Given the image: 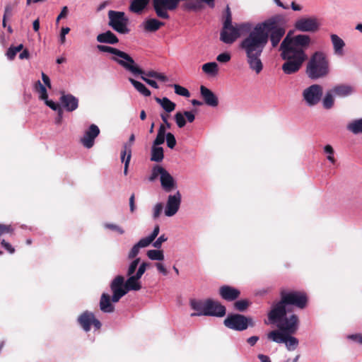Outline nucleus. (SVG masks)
Returning a JSON list of instances; mask_svg holds the SVG:
<instances>
[{
  "instance_id": "nucleus-1",
  "label": "nucleus",
  "mask_w": 362,
  "mask_h": 362,
  "mask_svg": "<svg viewBox=\"0 0 362 362\" xmlns=\"http://www.w3.org/2000/svg\"><path fill=\"white\" fill-rule=\"evenodd\" d=\"M310 37L306 35L291 37L288 34L280 45L281 57L286 62L282 65L286 74L297 72L307 56L305 50L309 47Z\"/></svg>"
},
{
  "instance_id": "nucleus-2",
  "label": "nucleus",
  "mask_w": 362,
  "mask_h": 362,
  "mask_svg": "<svg viewBox=\"0 0 362 362\" xmlns=\"http://www.w3.org/2000/svg\"><path fill=\"white\" fill-rule=\"evenodd\" d=\"M266 35L255 26L240 44L250 69L259 74L263 69L261 56L267 45Z\"/></svg>"
},
{
  "instance_id": "nucleus-3",
  "label": "nucleus",
  "mask_w": 362,
  "mask_h": 362,
  "mask_svg": "<svg viewBox=\"0 0 362 362\" xmlns=\"http://www.w3.org/2000/svg\"><path fill=\"white\" fill-rule=\"evenodd\" d=\"M97 49L100 52H108L114 54L115 56L112 57L111 59L117 62L119 65L122 66L127 71L131 72L134 76L141 75L154 78H156L157 77L158 72L155 71L145 72L136 64L134 59L129 54L123 51L112 47L103 45H97Z\"/></svg>"
},
{
  "instance_id": "nucleus-4",
  "label": "nucleus",
  "mask_w": 362,
  "mask_h": 362,
  "mask_svg": "<svg viewBox=\"0 0 362 362\" xmlns=\"http://www.w3.org/2000/svg\"><path fill=\"white\" fill-rule=\"evenodd\" d=\"M281 299L274 302L272 314L277 316H282L285 313H290V305L295 306L299 309H304L308 304V296L303 291H286L281 290L280 292Z\"/></svg>"
},
{
  "instance_id": "nucleus-5",
  "label": "nucleus",
  "mask_w": 362,
  "mask_h": 362,
  "mask_svg": "<svg viewBox=\"0 0 362 362\" xmlns=\"http://www.w3.org/2000/svg\"><path fill=\"white\" fill-rule=\"evenodd\" d=\"M281 16H273L255 26L266 35L267 43L269 40L272 47H276L286 33L285 28L280 24Z\"/></svg>"
},
{
  "instance_id": "nucleus-6",
  "label": "nucleus",
  "mask_w": 362,
  "mask_h": 362,
  "mask_svg": "<svg viewBox=\"0 0 362 362\" xmlns=\"http://www.w3.org/2000/svg\"><path fill=\"white\" fill-rule=\"evenodd\" d=\"M329 72V62L322 52H315L310 57L306 67V74L313 80L325 77Z\"/></svg>"
},
{
  "instance_id": "nucleus-7",
  "label": "nucleus",
  "mask_w": 362,
  "mask_h": 362,
  "mask_svg": "<svg viewBox=\"0 0 362 362\" xmlns=\"http://www.w3.org/2000/svg\"><path fill=\"white\" fill-rule=\"evenodd\" d=\"M273 305H272L270 311L268 313V320L272 324L276 325L280 333L284 334H296L298 329L300 320L296 314L287 315L285 313L282 316L274 315Z\"/></svg>"
},
{
  "instance_id": "nucleus-8",
  "label": "nucleus",
  "mask_w": 362,
  "mask_h": 362,
  "mask_svg": "<svg viewBox=\"0 0 362 362\" xmlns=\"http://www.w3.org/2000/svg\"><path fill=\"white\" fill-rule=\"evenodd\" d=\"M108 25L120 34H127L130 30L128 28L129 18L123 11L110 10L107 13Z\"/></svg>"
},
{
  "instance_id": "nucleus-9",
  "label": "nucleus",
  "mask_w": 362,
  "mask_h": 362,
  "mask_svg": "<svg viewBox=\"0 0 362 362\" xmlns=\"http://www.w3.org/2000/svg\"><path fill=\"white\" fill-rule=\"evenodd\" d=\"M224 325L237 331L245 330L248 326L253 327L252 319L240 314H230L223 321Z\"/></svg>"
},
{
  "instance_id": "nucleus-10",
  "label": "nucleus",
  "mask_w": 362,
  "mask_h": 362,
  "mask_svg": "<svg viewBox=\"0 0 362 362\" xmlns=\"http://www.w3.org/2000/svg\"><path fill=\"white\" fill-rule=\"evenodd\" d=\"M293 334L280 333L277 330H273L267 334V338L276 343H284L288 351H293L298 345V339L293 337Z\"/></svg>"
},
{
  "instance_id": "nucleus-11",
  "label": "nucleus",
  "mask_w": 362,
  "mask_h": 362,
  "mask_svg": "<svg viewBox=\"0 0 362 362\" xmlns=\"http://www.w3.org/2000/svg\"><path fill=\"white\" fill-rule=\"evenodd\" d=\"M151 4L157 17L161 19H169L168 11L177 8L173 0H152Z\"/></svg>"
},
{
  "instance_id": "nucleus-12",
  "label": "nucleus",
  "mask_w": 362,
  "mask_h": 362,
  "mask_svg": "<svg viewBox=\"0 0 362 362\" xmlns=\"http://www.w3.org/2000/svg\"><path fill=\"white\" fill-rule=\"evenodd\" d=\"M323 88L320 85L313 84L303 92V98L308 106H315L321 100Z\"/></svg>"
},
{
  "instance_id": "nucleus-13",
  "label": "nucleus",
  "mask_w": 362,
  "mask_h": 362,
  "mask_svg": "<svg viewBox=\"0 0 362 362\" xmlns=\"http://www.w3.org/2000/svg\"><path fill=\"white\" fill-rule=\"evenodd\" d=\"M77 322L86 332L90 330L91 325H93L97 330H99L102 326L101 322L95 317V315L88 310L84 311L78 317Z\"/></svg>"
},
{
  "instance_id": "nucleus-14",
  "label": "nucleus",
  "mask_w": 362,
  "mask_h": 362,
  "mask_svg": "<svg viewBox=\"0 0 362 362\" xmlns=\"http://www.w3.org/2000/svg\"><path fill=\"white\" fill-rule=\"evenodd\" d=\"M124 284V278L122 276L118 275L113 279L110 284V288L113 293L112 302H118L127 293Z\"/></svg>"
},
{
  "instance_id": "nucleus-15",
  "label": "nucleus",
  "mask_w": 362,
  "mask_h": 362,
  "mask_svg": "<svg viewBox=\"0 0 362 362\" xmlns=\"http://www.w3.org/2000/svg\"><path fill=\"white\" fill-rule=\"evenodd\" d=\"M295 28L301 32L314 33L319 29V23L314 17L301 18L296 21Z\"/></svg>"
},
{
  "instance_id": "nucleus-16",
  "label": "nucleus",
  "mask_w": 362,
  "mask_h": 362,
  "mask_svg": "<svg viewBox=\"0 0 362 362\" xmlns=\"http://www.w3.org/2000/svg\"><path fill=\"white\" fill-rule=\"evenodd\" d=\"M206 312L204 316L223 317L226 315V309L220 302L211 298L206 299Z\"/></svg>"
},
{
  "instance_id": "nucleus-17",
  "label": "nucleus",
  "mask_w": 362,
  "mask_h": 362,
  "mask_svg": "<svg viewBox=\"0 0 362 362\" xmlns=\"http://www.w3.org/2000/svg\"><path fill=\"white\" fill-rule=\"evenodd\" d=\"M240 37V33H238L236 29L233 24H230L225 28V25H223L222 29L220 33V40L223 42L228 45H231L236 41V40Z\"/></svg>"
},
{
  "instance_id": "nucleus-18",
  "label": "nucleus",
  "mask_w": 362,
  "mask_h": 362,
  "mask_svg": "<svg viewBox=\"0 0 362 362\" xmlns=\"http://www.w3.org/2000/svg\"><path fill=\"white\" fill-rule=\"evenodd\" d=\"M181 203V194L177 191L173 195H169L165 209V214L167 216H174L179 210Z\"/></svg>"
},
{
  "instance_id": "nucleus-19",
  "label": "nucleus",
  "mask_w": 362,
  "mask_h": 362,
  "mask_svg": "<svg viewBox=\"0 0 362 362\" xmlns=\"http://www.w3.org/2000/svg\"><path fill=\"white\" fill-rule=\"evenodd\" d=\"M99 134L100 129L98 127L94 124H91L81 139L82 144L86 148H90L94 145V140Z\"/></svg>"
},
{
  "instance_id": "nucleus-20",
  "label": "nucleus",
  "mask_w": 362,
  "mask_h": 362,
  "mask_svg": "<svg viewBox=\"0 0 362 362\" xmlns=\"http://www.w3.org/2000/svg\"><path fill=\"white\" fill-rule=\"evenodd\" d=\"M220 296L226 301H233L240 297V291L228 285H223L219 288Z\"/></svg>"
},
{
  "instance_id": "nucleus-21",
  "label": "nucleus",
  "mask_w": 362,
  "mask_h": 362,
  "mask_svg": "<svg viewBox=\"0 0 362 362\" xmlns=\"http://www.w3.org/2000/svg\"><path fill=\"white\" fill-rule=\"evenodd\" d=\"M60 103L68 112H72L78 107V100L71 94L63 93L60 98Z\"/></svg>"
},
{
  "instance_id": "nucleus-22",
  "label": "nucleus",
  "mask_w": 362,
  "mask_h": 362,
  "mask_svg": "<svg viewBox=\"0 0 362 362\" xmlns=\"http://www.w3.org/2000/svg\"><path fill=\"white\" fill-rule=\"evenodd\" d=\"M200 93L204 99V103L211 107H216L218 105V97L214 93L212 90L209 89L204 86H201Z\"/></svg>"
},
{
  "instance_id": "nucleus-23",
  "label": "nucleus",
  "mask_w": 362,
  "mask_h": 362,
  "mask_svg": "<svg viewBox=\"0 0 362 362\" xmlns=\"http://www.w3.org/2000/svg\"><path fill=\"white\" fill-rule=\"evenodd\" d=\"M355 91L354 86L347 84H339L335 86L332 92L337 96L344 98L351 95Z\"/></svg>"
},
{
  "instance_id": "nucleus-24",
  "label": "nucleus",
  "mask_w": 362,
  "mask_h": 362,
  "mask_svg": "<svg viewBox=\"0 0 362 362\" xmlns=\"http://www.w3.org/2000/svg\"><path fill=\"white\" fill-rule=\"evenodd\" d=\"M160 183L162 187L167 192H170L175 187V182L173 177L165 169L160 176Z\"/></svg>"
},
{
  "instance_id": "nucleus-25",
  "label": "nucleus",
  "mask_w": 362,
  "mask_h": 362,
  "mask_svg": "<svg viewBox=\"0 0 362 362\" xmlns=\"http://www.w3.org/2000/svg\"><path fill=\"white\" fill-rule=\"evenodd\" d=\"M144 29L146 32L154 33L165 25V23L156 18H148L144 23Z\"/></svg>"
},
{
  "instance_id": "nucleus-26",
  "label": "nucleus",
  "mask_w": 362,
  "mask_h": 362,
  "mask_svg": "<svg viewBox=\"0 0 362 362\" xmlns=\"http://www.w3.org/2000/svg\"><path fill=\"white\" fill-rule=\"evenodd\" d=\"M96 40L100 43L115 45L119 42L118 37L110 30L98 35Z\"/></svg>"
},
{
  "instance_id": "nucleus-27",
  "label": "nucleus",
  "mask_w": 362,
  "mask_h": 362,
  "mask_svg": "<svg viewBox=\"0 0 362 362\" xmlns=\"http://www.w3.org/2000/svg\"><path fill=\"white\" fill-rule=\"evenodd\" d=\"M206 300H196V299H192L190 300V306L192 309L197 311V313H194L191 314L192 317L194 316H201L204 315V312H206Z\"/></svg>"
},
{
  "instance_id": "nucleus-28",
  "label": "nucleus",
  "mask_w": 362,
  "mask_h": 362,
  "mask_svg": "<svg viewBox=\"0 0 362 362\" xmlns=\"http://www.w3.org/2000/svg\"><path fill=\"white\" fill-rule=\"evenodd\" d=\"M330 37L333 45L334 53L339 56H343L344 47L345 46V42L344 40L336 34H332Z\"/></svg>"
},
{
  "instance_id": "nucleus-29",
  "label": "nucleus",
  "mask_w": 362,
  "mask_h": 362,
  "mask_svg": "<svg viewBox=\"0 0 362 362\" xmlns=\"http://www.w3.org/2000/svg\"><path fill=\"white\" fill-rule=\"evenodd\" d=\"M132 157L131 146L125 144L123 146V150L121 152L122 162H124V174L125 175L128 173L129 165Z\"/></svg>"
},
{
  "instance_id": "nucleus-30",
  "label": "nucleus",
  "mask_w": 362,
  "mask_h": 362,
  "mask_svg": "<svg viewBox=\"0 0 362 362\" xmlns=\"http://www.w3.org/2000/svg\"><path fill=\"white\" fill-rule=\"evenodd\" d=\"M100 308L104 313H112L115 310L111 303L110 296L107 293H103L100 300Z\"/></svg>"
},
{
  "instance_id": "nucleus-31",
  "label": "nucleus",
  "mask_w": 362,
  "mask_h": 362,
  "mask_svg": "<svg viewBox=\"0 0 362 362\" xmlns=\"http://www.w3.org/2000/svg\"><path fill=\"white\" fill-rule=\"evenodd\" d=\"M129 279L125 282V288L127 293L129 291H139L141 289V286L139 280L141 279L140 277H136V275L129 276Z\"/></svg>"
},
{
  "instance_id": "nucleus-32",
  "label": "nucleus",
  "mask_w": 362,
  "mask_h": 362,
  "mask_svg": "<svg viewBox=\"0 0 362 362\" xmlns=\"http://www.w3.org/2000/svg\"><path fill=\"white\" fill-rule=\"evenodd\" d=\"M149 2L150 0H132L129 6V10L135 13H141Z\"/></svg>"
},
{
  "instance_id": "nucleus-33",
  "label": "nucleus",
  "mask_w": 362,
  "mask_h": 362,
  "mask_svg": "<svg viewBox=\"0 0 362 362\" xmlns=\"http://www.w3.org/2000/svg\"><path fill=\"white\" fill-rule=\"evenodd\" d=\"M155 100L161 105V107L168 113L173 112L176 107L175 103L172 102L168 98H159L156 97Z\"/></svg>"
},
{
  "instance_id": "nucleus-34",
  "label": "nucleus",
  "mask_w": 362,
  "mask_h": 362,
  "mask_svg": "<svg viewBox=\"0 0 362 362\" xmlns=\"http://www.w3.org/2000/svg\"><path fill=\"white\" fill-rule=\"evenodd\" d=\"M164 158L163 148L153 144L151 148V160L155 162H161Z\"/></svg>"
},
{
  "instance_id": "nucleus-35",
  "label": "nucleus",
  "mask_w": 362,
  "mask_h": 362,
  "mask_svg": "<svg viewBox=\"0 0 362 362\" xmlns=\"http://www.w3.org/2000/svg\"><path fill=\"white\" fill-rule=\"evenodd\" d=\"M129 81L141 94H142L144 96L151 95V91L142 83L136 81L132 78H129Z\"/></svg>"
},
{
  "instance_id": "nucleus-36",
  "label": "nucleus",
  "mask_w": 362,
  "mask_h": 362,
  "mask_svg": "<svg viewBox=\"0 0 362 362\" xmlns=\"http://www.w3.org/2000/svg\"><path fill=\"white\" fill-rule=\"evenodd\" d=\"M165 137H166V127H165L164 124H160L158 128V130L157 136H156L155 140L153 141V144H154V146H160V145L163 144L165 141Z\"/></svg>"
},
{
  "instance_id": "nucleus-37",
  "label": "nucleus",
  "mask_w": 362,
  "mask_h": 362,
  "mask_svg": "<svg viewBox=\"0 0 362 362\" xmlns=\"http://www.w3.org/2000/svg\"><path fill=\"white\" fill-rule=\"evenodd\" d=\"M202 71L209 75L215 76L218 72V64L216 62H208L202 65Z\"/></svg>"
},
{
  "instance_id": "nucleus-38",
  "label": "nucleus",
  "mask_w": 362,
  "mask_h": 362,
  "mask_svg": "<svg viewBox=\"0 0 362 362\" xmlns=\"http://www.w3.org/2000/svg\"><path fill=\"white\" fill-rule=\"evenodd\" d=\"M347 129L354 134L362 133V118L349 123L347 125Z\"/></svg>"
},
{
  "instance_id": "nucleus-39",
  "label": "nucleus",
  "mask_w": 362,
  "mask_h": 362,
  "mask_svg": "<svg viewBox=\"0 0 362 362\" xmlns=\"http://www.w3.org/2000/svg\"><path fill=\"white\" fill-rule=\"evenodd\" d=\"M332 94H333V93L332 92V90L330 91H328L325 94V95L322 100L323 107L325 109L329 110V109H331L334 106V100Z\"/></svg>"
},
{
  "instance_id": "nucleus-40",
  "label": "nucleus",
  "mask_w": 362,
  "mask_h": 362,
  "mask_svg": "<svg viewBox=\"0 0 362 362\" xmlns=\"http://www.w3.org/2000/svg\"><path fill=\"white\" fill-rule=\"evenodd\" d=\"M147 256L152 260H163L164 255L163 250H150L147 252Z\"/></svg>"
},
{
  "instance_id": "nucleus-41",
  "label": "nucleus",
  "mask_w": 362,
  "mask_h": 362,
  "mask_svg": "<svg viewBox=\"0 0 362 362\" xmlns=\"http://www.w3.org/2000/svg\"><path fill=\"white\" fill-rule=\"evenodd\" d=\"M36 90L40 93V98L45 100L48 98L47 92L45 86L40 81H37L35 85Z\"/></svg>"
},
{
  "instance_id": "nucleus-42",
  "label": "nucleus",
  "mask_w": 362,
  "mask_h": 362,
  "mask_svg": "<svg viewBox=\"0 0 362 362\" xmlns=\"http://www.w3.org/2000/svg\"><path fill=\"white\" fill-rule=\"evenodd\" d=\"M250 304V302L246 300H237L234 303V308L236 310H238L240 312H243L248 308Z\"/></svg>"
},
{
  "instance_id": "nucleus-43",
  "label": "nucleus",
  "mask_w": 362,
  "mask_h": 362,
  "mask_svg": "<svg viewBox=\"0 0 362 362\" xmlns=\"http://www.w3.org/2000/svg\"><path fill=\"white\" fill-rule=\"evenodd\" d=\"M172 86H173L175 93L177 95L184 96L186 98H189L190 96V93L186 88L182 87L178 84H174Z\"/></svg>"
},
{
  "instance_id": "nucleus-44",
  "label": "nucleus",
  "mask_w": 362,
  "mask_h": 362,
  "mask_svg": "<svg viewBox=\"0 0 362 362\" xmlns=\"http://www.w3.org/2000/svg\"><path fill=\"white\" fill-rule=\"evenodd\" d=\"M232 23V13L230 8L228 5L226 6L224 14H223V25H225V28H227V26Z\"/></svg>"
},
{
  "instance_id": "nucleus-45",
  "label": "nucleus",
  "mask_w": 362,
  "mask_h": 362,
  "mask_svg": "<svg viewBox=\"0 0 362 362\" xmlns=\"http://www.w3.org/2000/svg\"><path fill=\"white\" fill-rule=\"evenodd\" d=\"M235 28L238 29V33H248L252 29V24L250 23H242L234 25Z\"/></svg>"
},
{
  "instance_id": "nucleus-46",
  "label": "nucleus",
  "mask_w": 362,
  "mask_h": 362,
  "mask_svg": "<svg viewBox=\"0 0 362 362\" xmlns=\"http://www.w3.org/2000/svg\"><path fill=\"white\" fill-rule=\"evenodd\" d=\"M175 122L179 128H182L186 124V119L185 117V115L181 112H177L175 115Z\"/></svg>"
},
{
  "instance_id": "nucleus-47",
  "label": "nucleus",
  "mask_w": 362,
  "mask_h": 362,
  "mask_svg": "<svg viewBox=\"0 0 362 362\" xmlns=\"http://www.w3.org/2000/svg\"><path fill=\"white\" fill-rule=\"evenodd\" d=\"M165 170V168L160 165H156L153 167L152 170L151 175L149 177L150 181H153L159 175L160 176L162 175V173H163V171Z\"/></svg>"
},
{
  "instance_id": "nucleus-48",
  "label": "nucleus",
  "mask_w": 362,
  "mask_h": 362,
  "mask_svg": "<svg viewBox=\"0 0 362 362\" xmlns=\"http://www.w3.org/2000/svg\"><path fill=\"white\" fill-rule=\"evenodd\" d=\"M14 228L11 225L0 223V237L6 233L13 234Z\"/></svg>"
},
{
  "instance_id": "nucleus-49",
  "label": "nucleus",
  "mask_w": 362,
  "mask_h": 362,
  "mask_svg": "<svg viewBox=\"0 0 362 362\" xmlns=\"http://www.w3.org/2000/svg\"><path fill=\"white\" fill-rule=\"evenodd\" d=\"M166 142L167 146L171 149L174 148V147L175 146L176 139L175 136L172 133L168 132L166 134Z\"/></svg>"
},
{
  "instance_id": "nucleus-50",
  "label": "nucleus",
  "mask_w": 362,
  "mask_h": 362,
  "mask_svg": "<svg viewBox=\"0 0 362 362\" xmlns=\"http://www.w3.org/2000/svg\"><path fill=\"white\" fill-rule=\"evenodd\" d=\"M139 262H140V258H136L132 262V263L130 264V265L128 268V271H127L128 276H132L135 272Z\"/></svg>"
},
{
  "instance_id": "nucleus-51",
  "label": "nucleus",
  "mask_w": 362,
  "mask_h": 362,
  "mask_svg": "<svg viewBox=\"0 0 362 362\" xmlns=\"http://www.w3.org/2000/svg\"><path fill=\"white\" fill-rule=\"evenodd\" d=\"M105 228L110 229L111 230L115 231L121 235L124 233V230H123L122 228H121L119 226L114 224V223H105Z\"/></svg>"
},
{
  "instance_id": "nucleus-52",
  "label": "nucleus",
  "mask_w": 362,
  "mask_h": 362,
  "mask_svg": "<svg viewBox=\"0 0 362 362\" xmlns=\"http://www.w3.org/2000/svg\"><path fill=\"white\" fill-rule=\"evenodd\" d=\"M231 59V56L228 52H223L218 54L216 57V60L221 63H227Z\"/></svg>"
},
{
  "instance_id": "nucleus-53",
  "label": "nucleus",
  "mask_w": 362,
  "mask_h": 362,
  "mask_svg": "<svg viewBox=\"0 0 362 362\" xmlns=\"http://www.w3.org/2000/svg\"><path fill=\"white\" fill-rule=\"evenodd\" d=\"M163 209V204L162 203H158L156 204L154 209H153V218L156 219L158 218Z\"/></svg>"
},
{
  "instance_id": "nucleus-54",
  "label": "nucleus",
  "mask_w": 362,
  "mask_h": 362,
  "mask_svg": "<svg viewBox=\"0 0 362 362\" xmlns=\"http://www.w3.org/2000/svg\"><path fill=\"white\" fill-rule=\"evenodd\" d=\"M45 104L49 107L52 110H54V111H59V110H62V108L61 107L60 105L58 104V103H54V101L52 100H49L47 99H45Z\"/></svg>"
},
{
  "instance_id": "nucleus-55",
  "label": "nucleus",
  "mask_w": 362,
  "mask_h": 362,
  "mask_svg": "<svg viewBox=\"0 0 362 362\" xmlns=\"http://www.w3.org/2000/svg\"><path fill=\"white\" fill-rule=\"evenodd\" d=\"M1 245L8 253L13 254L15 252V248L4 239L1 240Z\"/></svg>"
},
{
  "instance_id": "nucleus-56",
  "label": "nucleus",
  "mask_w": 362,
  "mask_h": 362,
  "mask_svg": "<svg viewBox=\"0 0 362 362\" xmlns=\"http://www.w3.org/2000/svg\"><path fill=\"white\" fill-rule=\"evenodd\" d=\"M153 240L148 236L141 239L136 244L139 245V247H145L148 246Z\"/></svg>"
},
{
  "instance_id": "nucleus-57",
  "label": "nucleus",
  "mask_w": 362,
  "mask_h": 362,
  "mask_svg": "<svg viewBox=\"0 0 362 362\" xmlns=\"http://www.w3.org/2000/svg\"><path fill=\"white\" fill-rule=\"evenodd\" d=\"M139 245L137 244H135L132 248L131 249V250L129 251V255H128V258L129 259H134V257H136V255L139 254Z\"/></svg>"
},
{
  "instance_id": "nucleus-58",
  "label": "nucleus",
  "mask_w": 362,
  "mask_h": 362,
  "mask_svg": "<svg viewBox=\"0 0 362 362\" xmlns=\"http://www.w3.org/2000/svg\"><path fill=\"white\" fill-rule=\"evenodd\" d=\"M168 238L165 236V235H160L153 244V247L156 248H160L163 243L167 241Z\"/></svg>"
},
{
  "instance_id": "nucleus-59",
  "label": "nucleus",
  "mask_w": 362,
  "mask_h": 362,
  "mask_svg": "<svg viewBox=\"0 0 362 362\" xmlns=\"http://www.w3.org/2000/svg\"><path fill=\"white\" fill-rule=\"evenodd\" d=\"M148 266V264L146 263V262H143L142 264H141V265L139 266L138 270H137V272L136 274V277H141L142 275L144 274L146 269V267Z\"/></svg>"
},
{
  "instance_id": "nucleus-60",
  "label": "nucleus",
  "mask_w": 362,
  "mask_h": 362,
  "mask_svg": "<svg viewBox=\"0 0 362 362\" xmlns=\"http://www.w3.org/2000/svg\"><path fill=\"white\" fill-rule=\"evenodd\" d=\"M141 78L151 87L158 88V85L156 81L149 79L144 76H141Z\"/></svg>"
},
{
  "instance_id": "nucleus-61",
  "label": "nucleus",
  "mask_w": 362,
  "mask_h": 362,
  "mask_svg": "<svg viewBox=\"0 0 362 362\" xmlns=\"http://www.w3.org/2000/svg\"><path fill=\"white\" fill-rule=\"evenodd\" d=\"M185 7L187 9L197 10V9L199 8L200 6H199V3L198 2V1H195L187 3L185 4Z\"/></svg>"
},
{
  "instance_id": "nucleus-62",
  "label": "nucleus",
  "mask_w": 362,
  "mask_h": 362,
  "mask_svg": "<svg viewBox=\"0 0 362 362\" xmlns=\"http://www.w3.org/2000/svg\"><path fill=\"white\" fill-rule=\"evenodd\" d=\"M16 54L17 52H16V49L14 48V47L11 46L8 48L6 52V56L10 60H12L15 58Z\"/></svg>"
},
{
  "instance_id": "nucleus-63",
  "label": "nucleus",
  "mask_w": 362,
  "mask_h": 362,
  "mask_svg": "<svg viewBox=\"0 0 362 362\" xmlns=\"http://www.w3.org/2000/svg\"><path fill=\"white\" fill-rule=\"evenodd\" d=\"M168 117H169L168 114H165V113L160 114V118H161L162 121L163 122V124L165 125V127H166V129H170L171 127V124L168 120Z\"/></svg>"
},
{
  "instance_id": "nucleus-64",
  "label": "nucleus",
  "mask_w": 362,
  "mask_h": 362,
  "mask_svg": "<svg viewBox=\"0 0 362 362\" xmlns=\"http://www.w3.org/2000/svg\"><path fill=\"white\" fill-rule=\"evenodd\" d=\"M185 117L189 122H193L195 119L194 114L191 111H185L183 112Z\"/></svg>"
}]
</instances>
